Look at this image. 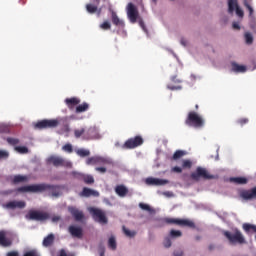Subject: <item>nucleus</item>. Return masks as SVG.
<instances>
[{
	"label": "nucleus",
	"instance_id": "f257e3e1",
	"mask_svg": "<svg viewBox=\"0 0 256 256\" xmlns=\"http://www.w3.org/2000/svg\"><path fill=\"white\" fill-rule=\"evenodd\" d=\"M223 235L227 240L229 241L230 245H245L247 243V240H245V236H243V233L241 230L235 228L231 231H223Z\"/></svg>",
	"mask_w": 256,
	"mask_h": 256
},
{
	"label": "nucleus",
	"instance_id": "f03ea898",
	"mask_svg": "<svg viewBox=\"0 0 256 256\" xmlns=\"http://www.w3.org/2000/svg\"><path fill=\"white\" fill-rule=\"evenodd\" d=\"M53 189L51 184L41 183V184H32L28 186H21L17 188L18 193H44V191H49Z\"/></svg>",
	"mask_w": 256,
	"mask_h": 256
},
{
	"label": "nucleus",
	"instance_id": "7ed1b4c3",
	"mask_svg": "<svg viewBox=\"0 0 256 256\" xmlns=\"http://www.w3.org/2000/svg\"><path fill=\"white\" fill-rule=\"evenodd\" d=\"M185 124L188 127H194V129H202L205 127V119L195 111H190L185 120Z\"/></svg>",
	"mask_w": 256,
	"mask_h": 256
},
{
	"label": "nucleus",
	"instance_id": "20e7f679",
	"mask_svg": "<svg viewBox=\"0 0 256 256\" xmlns=\"http://www.w3.org/2000/svg\"><path fill=\"white\" fill-rule=\"evenodd\" d=\"M190 179L192 181H211V179H217V177L211 173L206 168L198 166L194 172L190 174Z\"/></svg>",
	"mask_w": 256,
	"mask_h": 256
},
{
	"label": "nucleus",
	"instance_id": "39448f33",
	"mask_svg": "<svg viewBox=\"0 0 256 256\" xmlns=\"http://www.w3.org/2000/svg\"><path fill=\"white\" fill-rule=\"evenodd\" d=\"M47 165H53V167H66V169H71L73 167V163L71 161L66 160L61 156L51 155L46 159Z\"/></svg>",
	"mask_w": 256,
	"mask_h": 256
},
{
	"label": "nucleus",
	"instance_id": "423d86ee",
	"mask_svg": "<svg viewBox=\"0 0 256 256\" xmlns=\"http://www.w3.org/2000/svg\"><path fill=\"white\" fill-rule=\"evenodd\" d=\"M162 222L166 225H178V227H189V229H195V222L189 219L164 218Z\"/></svg>",
	"mask_w": 256,
	"mask_h": 256
},
{
	"label": "nucleus",
	"instance_id": "0eeeda50",
	"mask_svg": "<svg viewBox=\"0 0 256 256\" xmlns=\"http://www.w3.org/2000/svg\"><path fill=\"white\" fill-rule=\"evenodd\" d=\"M55 127H59V120L58 119H51V120H41L34 124L35 129H55Z\"/></svg>",
	"mask_w": 256,
	"mask_h": 256
},
{
	"label": "nucleus",
	"instance_id": "6e6552de",
	"mask_svg": "<svg viewBox=\"0 0 256 256\" xmlns=\"http://www.w3.org/2000/svg\"><path fill=\"white\" fill-rule=\"evenodd\" d=\"M26 219H29L30 221H47V219H49V213L30 210L26 215Z\"/></svg>",
	"mask_w": 256,
	"mask_h": 256
},
{
	"label": "nucleus",
	"instance_id": "1a4fd4ad",
	"mask_svg": "<svg viewBox=\"0 0 256 256\" xmlns=\"http://www.w3.org/2000/svg\"><path fill=\"white\" fill-rule=\"evenodd\" d=\"M143 143V137L138 135L134 138H129L128 140H126V142L122 145V149H137V147H141Z\"/></svg>",
	"mask_w": 256,
	"mask_h": 256
},
{
	"label": "nucleus",
	"instance_id": "9d476101",
	"mask_svg": "<svg viewBox=\"0 0 256 256\" xmlns=\"http://www.w3.org/2000/svg\"><path fill=\"white\" fill-rule=\"evenodd\" d=\"M90 213L94 221H97L98 223L107 224V216L105 215V212H103V210L98 208H90Z\"/></svg>",
	"mask_w": 256,
	"mask_h": 256
},
{
	"label": "nucleus",
	"instance_id": "9b49d317",
	"mask_svg": "<svg viewBox=\"0 0 256 256\" xmlns=\"http://www.w3.org/2000/svg\"><path fill=\"white\" fill-rule=\"evenodd\" d=\"M239 197L243 201H255L256 200V187L251 189H243L239 191Z\"/></svg>",
	"mask_w": 256,
	"mask_h": 256
},
{
	"label": "nucleus",
	"instance_id": "f8f14e48",
	"mask_svg": "<svg viewBox=\"0 0 256 256\" xmlns=\"http://www.w3.org/2000/svg\"><path fill=\"white\" fill-rule=\"evenodd\" d=\"M71 175L74 179H78V181H83L85 185H93L95 183V178L93 175L83 174L79 172H72Z\"/></svg>",
	"mask_w": 256,
	"mask_h": 256
},
{
	"label": "nucleus",
	"instance_id": "ddd939ff",
	"mask_svg": "<svg viewBox=\"0 0 256 256\" xmlns=\"http://www.w3.org/2000/svg\"><path fill=\"white\" fill-rule=\"evenodd\" d=\"M84 141H91L93 139H101V135L99 134V129L97 127L92 126L87 129L86 133L83 135Z\"/></svg>",
	"mask_w": 256,
	"mask_h": 256
},
{
	"label": "nucleus",
	"instance_id": "4468645a",
	"mask_svg": "<svg viewBox=\"0 0 256 256\" xmlns=\"http://www.w3.org/2000/svg\"><path fill=\"white\" fill-rule=\"evenodd\" d=\"M127 15L132 23H137V19L139 17V10L133 3H128L127 5Z\"/></svg>",
	"mask_w": 256,
	"mask_h": 256
},
{
	"label": "nucleus",
	"instance_id": "2eb2a0df",
	"mask_svg": "<svg viewBox=\"0 0 256 256\" xmlns=\"http://www.w3.org/2000/svg\"><path fill=\"white\" fill-rule=\"evenodd\" d=\"M145 183H146V185H155L156 187H161L163 185H168L169 180L148 177V178H146Z\"/></svg>",
	"mask_w": 256,
	"mask_h": 256
},
{
	"label": "nucleus",
	"instance_id": "dca6fc26",
	"mask_svg": "<svg viewBox=\"0 0 256 256\" xmlns=\"http://www.w3.org/2000/svg\"><path fill=\"white\" fill-rule=\"evenodd\" d=\"M25 201H10L3 205L5 209H25L26 207Z\"/></svg>",
	"mask_w": 256,
	"mask_h": 256
},
{
	"label": "nucleus",
	"instance_id": "f3484780",
	"mask_svg": "<svg viewBox=\"0 0 256 256\" xmlns=\"http://www.w3.org/2000/svg\"><path fill=\"white\" fill-rule=\"evenodd\" d=\"M0 245L1 247H11L13 240L7 238V232L5 230L0 231Z\"/></svg>",
	"mask_w": 256,
	"mask_h": 256
},
{
	"label": "nucleus",
	"instance_id": "a211bd4d",
	"mask_svg": "<svg viewBox=\"0 0 256 256\" xmlns=\"http://www.w3.org/2000/svg\"><path fill=\"white\" fill-rule=\"evenodd\" d=\"M68 211L72 217H74L75 221H83V219H85V214H83V211L75 207H69Z\"/></svg>",
	"mask_w": 256,
	"mask_h": 256
},
{
	"label": "nucleus",
	"instance_id": "6ab92c4d",
	"mask_svg": "<svg viewBox=\"0 0 256 256\" xmlns=\"http://www.w3.org/2000/svg\"><path fill=\"white\" fill-rule=\"evenodd\" d=\"M68 231L72 237H76L77 239H81L83 237V229L81 227L69 226Z\"/></svg>",
	"mask_w": 256,
	"mask_h": 256
},
{
	"label": "nucleus",
	"instance_id": "aec40b11",
	"mask_svg": "<svg viewBox=\"0 0 256 256\" xmlns=\"http://www.w3.org/2000/svg\"><path fill=\"white\" fill-rule=\"evenodd\" d=\"M111 19L113 25H115L116 27H120V29H125V22L121 20L119 16H117L116 12H112Z\"/></svg>",
	"mask_w": 256,
	"mask_h": 256
},
{
	"label": "nucleus",
	"instance_id": "412c9836",
	"mask_svg": "<svg viewBox=\"0 0 256 256\" xmlns=\"http://www.w3.org/2000/svg\"><path fill=\"white\" fill-rule=\"evenodd\" d=\"M80 195L81 197H99V192L91 188L84 187Z\"/></svg>",
	"mask_w": 256,
	"mask_h": 256
},
{
	"label": "nucleus",
	"instance_id": "4be33fe9",
	"mask_svg": "<svg viewBox=\"0 0 256 256\" xmlns=\"http://www.w3.org/2000/svg\"><path fill=\"white\" fill-rule=\"evenodd\" d=\"M29 182V176L27 175H15L12 179V183L14 185H18V183H28Z\"/></svg>",
	"mask_w": 256,
	"mask_h": 256
},
{
	"label": "nucleus",
	"instance_id": "5701e85b",
	"mask_svg": "<svg viewBox=\"0 0 256 256\" xmlns=\"http://www.w3.org/2000/svg\"><path fill=\"white\" fill-rule=\"evenodd\" d=\"M102 163H105V159L99 156L90 157L86 160L87 165H101Z\"/></svg>",
	"mask_w": 256,
	"mask_h": 256
},
{
	"label": "nucleus",
	"instance_id": "b1692460",
	"mask_svg": "<svg viewBox=\"0 0 256 256\" xmlns=\"http://www.w3.org/2000/svg\"><path fill=\"white\" fill-rule=\"evenodd\" d=\"M115 193L119 197H127V193H129V189H127L125 185H118L115 187Z\"/></svg>",
	"mask_w": 256,
	"mask_h": 256
},
{
	"label": "nucleus",
	"instance_id": "393cba45",
	"mask_svg": "<svg viewBox=\"0 0 256 256\" xmlns=\"http://www.w3.org/2000/svg\"><path fill=\"white\" fill-rule=\"evenodd\" d=\"M233 73H245L247 71V66L239 65L236 62L231 63Z\"/></svg>",
	"mask_w": 256,
	"mask_h": 256
},
{
	"label": "nucleus",
	"instance_id": "a878e982",
	"mask_svg": "<svg viewBox=\"0 0 256 256\" xmlns=\"http://www.w3.org/2000/svg\"><path fill=\"white\" fill-rule=\"evenodd\" d=\"M230 183H234L235 185H247L249 180L245 177H231Z\"/></svg>",
	"mask_w": 256,
	"mask_h": 256
},
{
	"label": "nucleus",
	"instance_id": "bb28decb",
	"mask_svg": "<svg viewBox=\"0 0 256 256\" xmlns=\"http://www.w3.org/2000/svg\"><path fill=\"white\" fill-rule=\"evenodd\" d=\"M65 103L69 109H73V107H75L76 105H79L81 103V100H79L78 98H75V97L67 98L65 100Z\"/></svg>",
	"mask_w": 256,
	"mask_h": 256
},
{
	"label": "nucleus",
	"instance_id": "cd10ccee",
	"mask_svg": "<svg viewBox=\"0 0 256 256\" xmlns=\"http://www.w3.org/2000/svg\"><path fill=\"white\" fill-rule=\"evenodd\" d=\"M55 242V235L49 234L47 237L44 238L42 245L44 247H51V245Z\"/></svg>",
	"mask_w": 256,
	"mask_h": 256
},
{
	"label": "nucleus",
	"instance_id": "c85d7f7f",
	"mask_svg": "<svg viewBox=\"0 0 256 256\" xmlns=\"http://www.w3.org/2000/svg\"><path fill=\"white\" fill-rule=\"evenodd\" d=\"M86 11H88V13H90L91 15L97 13L98 11V15H101V9H99L97 5L94 4H86Z\"/></svg>",
	"mask_w": 256,
	"mask_h": 256
},
{
	"label": "nucleus",
	"instance_id": "c756f323",
	"mask_svg": "<svg viewBox=\"0 0 256 256\" xmlns=\"http://www.w3.org/2000/svg\"><path fill=\"white\" fill-rule=\"evenodd\" d=\"M242 228L245 231V233H256V225L255 224L244 223L242 225Z\"/></svg>",
	"mask_w": 256,
	"mask_h": 256
},
{
	"label": "nucleus",
	"instance_id": "7c9ffc66",
	"mask_svg": "<svg viewBox=\"0 0 256 256\" xmlns=\"http://www.w3.org/2000/svg\"><path fill=\"white\" fill-rule=\"evenodd\" d=\"M239 7L237 0H228V13H233Z\"/></svg>",
	"mask_w": 256,
	"mask_h": 256
},
{
	"label": "nucleus",
	"instance_id": "2f4dec72",
	"mask_svg": "<svg viewBox=\"0 0 256 256\" xmlns=\"http://www.w3.org/2000/svg\"><path fill=\"white\" fill-rule=\"evenodd\" d=\"M89 110V104L84 102L76 107V113H85Z\"/></svg>",
	"mask_w": 256,
	"mask_h": 256
},
{
	"label": "nucleus",
	"instance_id": "473e14b6",
	"mask_svg": "<svg viewBox=\"0 0 256 256\" xmlns=\"http://www.w3.org/2000/svg\"><path fill=\"white\" fill-rule=\"evenodd\" d=\"M108 247L112 251H115L117 249V240L115 239V236H111L108 240Z\"/></svg>",
	"mask_w": 256,
	"mask_h": 256
},
{
	"label": "nucleus",
	"instance_id": "72a5a7b5",
	"mask_svg": "<svg viewBox=\"0 0 256 256\" xmlns=\"http://www.w3.org/2000/svg\"><path fill=\"white\" fill-rule=\"evenodd\" d=\"M246 45H253V35L250 32L244 34Z\"/></svg>",
	"mask_w": 256,
	"mask_h": 256
},
{
	"label": "nucleus",
	"instance_id": "f704fd0d",
	"mask_svg": "<svg viewBox=\"0 0 256 256\" xmlns=\"http://www.w3.org/2000/svg\"><path fill=\"white\" fill-rule=\"evenodd\" d=\"M85 133H86L85 128L76 129L74 130V137H76V139H79L82 137L83 139V136L85 135Z\"/></svg>",
	"mask_w": 256,
	"mask_h": 256
},
{
	"label": "nucleus",
	"instance_id": "c9c22d12",
	"mask_svg": "<svg viewBox=\"0 0 256 256\" xmlns=\"http://www.w3.org/2000/svg\"><path fill=\"white\" fill-rule=\"evenodd\" d=\"M76 153L79 157H89V155H91V152L86 149H78Z\"/></svg>",
	"mask_w": 256,
	"mask_h": 256
},
{
	"label": "nucleus",
	"instance_id": "e433bc0d",
	"mask_svg": "<svg viewBox=\"0 0 256 256\" xmlns=\"http://www.w3.org/2000/svg\"><path fill=\"white\" fill-rule=\"evenodd\" d=\"M185 155V152H183L182 150H177L173 156H172V159L174 161H177V159H181V157H183Z\"/></svg>",
	"mask_w": 256,
	"mask_h": 256
},
{
	"label": "nucleus",
	"instance_id": "4c0bfd02",
	"mask_svg": "<svg viewBox=\"0 0 256 256\" xmlns=\"http://www.w3.org/2000/svg\"><path fill=\"white\" fill-rule=\"evenodd\" d=\"M183 233L180 230H171L170 231V237L172 239H177V237H181Z\"/></svg>",
	"mask_w": 256,
	"mask_h": 256
},
{
	"label": "nucleus",
	"instance_id": "58836bf2",
	"mask_svg": "<svg viewBox=\"0 0 256 256\" xmlns=\"http://www.w3.org/2000/svg\"><path fill=\"white\" fill-rule=\"evenodd\" d=\"M100 29H102L103 31H109V29H111V22L109 21H104L102 24H100Z\"/></svg>",
	"mask_w": 256,
	"mask_h": 256
},
{
	"label": "nucleus",
	"instance_id": "ea45409f",
	"mask_svg": "<svg viewBox=\"0 0 256 256\" xmlns=\"http://www.w3.org/2000/svg\"><path fill=\"white\" fill-rule=\"evenodd\" d=\"M15 151H17L18 153H21V154H25V153H29V148H27L25 146H16Z\"/></svg>",
	"mask_w": 256,
	"mask_h": 256
},
{
	"label": "nucleus",
	"instance_id": "a19ab883",
	"mask_svg": "<svg viewBox=\"0 0 256 256\" xmlns=\"http://www.w3.org/2000/svg\"><path fill=\"white\" fill-rule=\"evenodd\" d=\"M182 167L183 169H191V167H193V162H191V160H183Z\"/></svg>",
	"mask_w": 256,
	"mask_h": 256
},
{
	"label": "nucleus",
	"instance_id": "79ce46f5",
	"mask_svg": "<svg viewBox=\"0 0 256 256\" xmlns=\"http://www.w3.org/2000/svg\"><path fill=\"white\" fill-rule=\"evenodd\" d=\"M124 234L126 235V237H135V235H137V232L135 231H131L127 228H123Z\"/></svg>",
	"mask_w": 256,
	"mask_h": 256
},
{
	"label": "nucleus",
	"instance_id": "37998d69",
	"mask_svg": "<svg viewBox=\"0 0 256 256\" xmlns=\"http://www.w3.org/2000/svg\"><path fill=\"white\" fill-rule=\"evenodd\" d=\"M23 256H40V255H39V252H37V250L32 249V250L26 251L23 254Z\"/></svg>",
	"mask_w": 256,
	"mask_h": 256
},
{
	"label": "nucleus",
	"instance_id": "c03bdc74",
	"mask_svg": "<svg viewBox=\"0 0 256 256\" xmlns=\"http://www.w3.org/2000/svg\"><path fill=\"white\" fill-rule=\"evenodd\" d=\"M6 141L9 143V145H19V139L17 138L8 137Z\"/></svg>",
	"mask_w": 256,
	"mask_h": 256
},
{
	"label": "nucleus",
	"instance_id": "a18cd8bd",
	"mask_svg": "<svg viewBox=\"0 0 256 256\" xmlns=\"http://www.w3.org/2000/svg\"><path fill=\"white\" fill-rule=\"evenodd\" d=\"M63 151L67 153H73V146L71 144H66L62 147Z\"/></svg>",
	"mask_w": 256,
	"mask_h": 256
},
{
	"label": "nucleus",
	"instance_id": "49530a36",
	"mask_svg": "<svg viewBox=\"0 0 256 256\" xmlns=\"http://www.w3.org/2000/svg\"><path fill=\"white\" fill-rule=\"evenodd\" d=\"M163 245L166 249H169V247H171L172 243H171V238L166 237L164 239Z\"/></svg>",
	"mask_w": 256,
	"mask_h": 256
},
{
	"label": "nucleus",
	"instance_id": "de8ad7c7",
	"mask_svg": "<svg viewBox=\"0 0 256 256\" xmlns=\"http://www.w3.org/2000/svg\"><path fill=\"white\" fill-rule=\"evenodd\" d=\"M140 209H142L143 211H151V206H149V204H145V203H140L139 204Z\"/></svg>",
	"mask_w": 256,
	"mask_h": 256
},
{
	"label": "nucleus",
	"instance_id": "09e8293b",
	"mask_svg": "<svg viewBox=\"0 0 256 256\" xmlns=\"http://www.w3.org/2000/svg\"><path fill=\"white\" fill-rule=\"evenodd\" d=\"M0 133H9V126L0 124Z\"/></svg>",
	"mask_w": 256,
	"mask_h": 256
},
{
	"label": "nucleus",
	"instance_id": "8fccbe9b",
	"mask_svg": "<svg viewBox=\"0 0 256 256\" xmlns=\"http://www.w3.org/2000/svg\"><path fill=\"white\" fill-rule=\"evenodd\" d=\"M0 159H9V153L6 150H0Z\"/></svg>",
	"mask_w": 256,
	"mask_h": 256
},
{
	"label": "nucleus",
	"instance_id": "3c124183",
	"mask_svg": "<svg viewBox=\"0 0 256 256\" xmlns=\"http://www.w3.org/2000/svg\"><path fill=\"white\" fill-rule=\"evenodd\" d=\"M236 15L238 16V17H243V15H245V13L243 12V10L241 9V8H239V6L236 8Z\"/></svg>",
	"mask_w": 256,
	"mask_h": 256
},
{
	"label": "nucleus",
	"instance_id": "603ef678",
	"mask_svg": "<svg viewBox=\"0 0 256 256\" xmlns=\"http://www.w3.org/2000/svg\"><path fill=\"white\" fill-rule=\"evenodd\" d=\"M238 123H239V125H247V123H249V119H247V118H240L238 120Z\"/></svg>",
	"mask_w": 256,
	"mask_h": 256
},
{
	"label": "nucleus",
	"instance_id": "864d4df0",
	"mask_svg": "<svg viewBox=\"0 0 256 256\" xmlns=\"http://www.w3.org/2000/svg\"><path fill=\"white\" fill-rule=\"evenodd\" d=\"M139 25L141 29H143V31L147 33V26H145V22L142 19L139 20Z\"/></svg>",
	"mask_w": 256,
	"mask_h": 256
},
{
	"label": "nucleus",
	"instance_id": "5fc2aeb1",
	"mask_svg": "<svg viewBox=\"0 0 256 256\" xmlns=\"http://www.w3.org/2000/svg\"><path fill=\"white\" fill-rule=\"evenodd\" d=\"M173 173H183V168L175 166L172 168Z\"/></svg>",
	"mask_w": 256,
	"mask_h": 256
},
{
	"label": "nucleus",
	"instance_id": "6e6d98bb",
	"mask_svg": "<svg viewBox=\"0 0 256 256\" xmlns=\"http://www.w3.org/2000/svg\"><path fill=\"white\" fill-rule=\"evenodd\" d=\"M172 83H182L181 79L177 78V75L171 77Z\"/></svg>",
	"mask_w": 256,
	"mask_h": 256
},
{
	"label": "nucleus",
	"instance_id": "4d7b16f0",
	"mask_svg": "<svg viewBox=\"0 0 256 256\" xmlns=\"http://www.w3.org/2000/svg\"><path fill=\"white\" fill-rule=\"evenodd\" d=\"M95 171H98L99 173H107V168H105V167H96Z\"/></svg>",
	"mask_w": 256,
	"mask_h": 256
},
{
	"label": "nucleus",
	"instance_id": "13d9d810",
	"mask_svg": "<svg viewBox=\"0 0 256 256\" xmlns=\"http://www.w3.org/2000/svg\"><path fill=\"white\" fill-rule=\"evenodd\" d=\"M245 7L249 11V16L253 17V13H254L253 7L251 5L245 6Z\"/></svg>",
	"mask_w": 256,
	"mask_h": 256
},
{
	"label": "nucleus",
	"instance_id": "bf43d9fd",
	"mask_svg": "<svg viewBox=\"0 0 256 256\" xmlns=\"http://www.w3.org/2000/svg\"><path fill=\"white\" fill-rule=\"evenodd\" d=\"M6 256H19V252L18 251H10L6 254Z\"/></svg>",
	"mask_w": 256,
	"mask_h": 256
},
{
	"label": "nucleus",
	"instance_id": "052dcab7",
	"mask_svg": "<svg viewBox=\"0 0 256 256\" xmlns=\"http://www.w3.org/2000/svg\"><path fill=\"white\" fill-rule=\"evenodd\" d=\"M174 256H183V251L182 250H176L173 253Z\"/></svg>",
	"mask_w": 256,
	"mask_h": 256
},
{
	"label": "nucleus",
	"instance_id": "680f3d73",
	"mask_svg": "<svg viewBox=\"0 0 256 256\" xmlns=\"http://www.w3.org/2000/svg\"><path fill=\"white\" fill-rule=\"evenodd\" d=\"M52 221L53 223H57V221H61V216H53Z\"/></svg>",
	"mask_w": 256,
	"mask_h": 256
},
{
	"label": "nucleus",
	"instance_id": "e2e57ef3",
	"mask_svg": "<svg viewBox=\"0 0 256 256\" xmlns=\"http://www.w3.org/2000/svg\"><path fill=\"white\" fill-rule=\"evenodd\" d=\"M232 27H233V29H237V30L241 29V26H239V23H237V22H234L232 24Z\"/></svg>",
	"mask_w": 256,
	"mask_h": 256
},
{
	"label": "nucleus",
	"instance_id": "0e129e2a",
	"mask_svg": "<svg viewBox=\"0 0 256 256\" xmlns=\"http://www.w3.org/2000/svg\"><path fill=\"white\" fill-rule=\"evenodd\" d=\"M253 0H244V6L245 7H248L249 5H251V2H252Z\"/></svg>",
	"mask_w": 256,
	"mask_h": 256
},
{
	"label": "nucleus",
	"instance_id": "69168bd1",
	"mask_svg": "<svg viewBox=\"0 0 256 256\" xmlns=\"http://www.w3.org/2000/svg\"><path fill=\"white\" fill-rule=\"evenodd\" d=\"M59 256H67V252L65 251V249L60 250Z\"/></svg>",
	"mask_w": 256,
	"mask_h": 256
},
{
	"label": "nucleus",
	"instance_id": "338daca9",
	"mask_svg": "<svg viewBox=\"0 0 256 256\" xmlns=\"http://www.w3.org/2000/svg\"><path fill=\"white\" fill-rule=\"evenodd\" d=\"M59 195H61V193H59V191L52 192V197H59Z\"/></svg>",
	"mask_w": 256,
	"mask_h": 256
},
{
	"label": "nucleus",
	"instance_id": "774afa93",
	"mask_svg": "<svg viewBox=\"0 0 256 256\" xmlns=\"http://www.w3.org/2000/svg\"><path fill=\"white\" fill-rule=\"evenodd\" d=\"M169 89H171V91H175V89H181V87H175V86H169Z\"/></svg>",
	"mask_w": 256,
	"mask_h": 256
}]
</instances>
